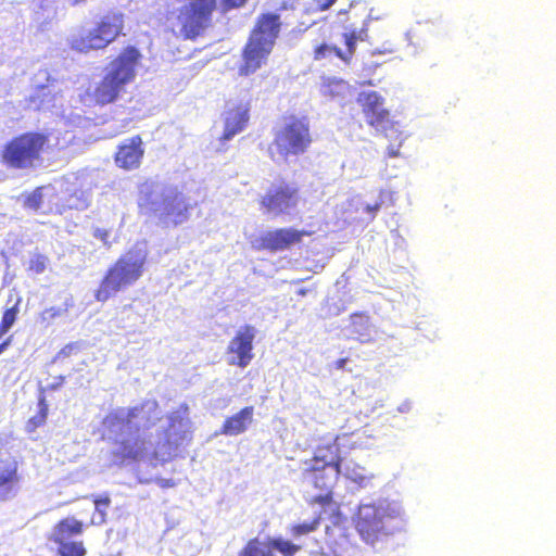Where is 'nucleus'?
I'll list each match as a JSON object with an SVG mask.
<instances>
[{"mask_svg":"<svg viewBox=\"0 0 556 556\" xmlns=\"http://www.w3.org/2000/svg\"><path fill=\"white\" fill-rule=\"evenodd\" d=\"M160 419L157 402L148 400L126 410L118 409L109 413L103 419V425L110 430L127 428L137 433L141 428L153 427Z\"/></svg>","mask_w":556,"mask_h":556,"instance_id":"8","label":"nucleus"},{"mask_svg":"<svg viewBox=\"0 0 556 556\" xmlns=\"http://www.w3.org/2000/svg\"><path fill=\"white\" fill-rule=\"evenodd\" d=\"M9 330H7V328H3L2 326H0V338L2 336H4Z\"/></svg>","mask_w":556,"mask_h":556,"instance_id":"44","label":"nucleus"},{"mask_svg":"<svg viewBox=\"0 0 556 556\" xmlns=\"http://www.w3.org/2000/svg\"><path fill=\"white\" fill-rule=\"evenodd\" d=\"M337 0H315V7L317 11H326L332 4L336 3Z\"/></svg>","mask_w":556,"mask_h":556,"instance_id":"37","label":"nucleus"},{"mask_svg":"<svg viewBox=\"0 0 556 556\" xmlns=\"http://www.w3.org/2000/svg\"><path fill=\"white\" fill-rule=\"evenodd\" d=\"M75 349V344H67L66 346H64L62 350H61V353L64 354V355H70V353L72 352V350Z\"/></svg>","mask_w":556,"mask_h":556,"instance_id":"41","label":"nucleus"},{"mask_svg":"<svg viewBox=\"0 0 556 556\" xmlns=\"http://www.w3.org/2000/svg\"><path fill=\"white\" fill-rule=\"evenodd\" d=\"M42 202L41 188L34 190L26 199V204L33 210H39Z\"/></svg>","mask_w":556,"mask_h":556,"instance_id":"34","label":"nucleus"},{"mask_svg":"<svg viewBox=\"0 0 556 556\" xmlns=\"http://www.w3.org/2000/svg\"><path fill=\"white\" fill-rule=\"evenodd\" d=\"M342 37L346 47L344 51L334 45L320 43L314 49V59L323 60L330 55H334L343 62L350 63L356 51V43L368 39L367 24L365 23L359 28L346 27Z\"/></svg>","mask_w":556,"mask_h":556,"instance_id":"14","label":"nucleus"},{"mask_svg":"<svg viewBox=\"0 0 556 556\" xmlns=\"http://www.w3.org/2000/svg\"><path fill=\"white\" fill-rule=\"evenodd\" d=\"M17 314H18L17 304L13 305L10 308H7L3 312V315H2V318H1V321H0V326H2L3 328H7V330H10L11 327L16 321Z\"/></svg>","mask_w":556,"mask_h":556,"instance_id":"33","label":"nucleus"},{"mask_svg":"<svg viewBox=\"0 0 556 556\" xmlns=\"http://www.w3.org/2000/svg\"><path fill=\"white\" fill-rule=\"evenodd\" d=\"M253 416L254 407L245 406L224 420L220 432L230 437L239 435L253 422Z\"/></svg>","mask_w":556,"mask_h":556,"instance_id":"23","label":"nucleus"},{"mask_svg":"<svg viewBox=\"0 0 556 556\" xmlns=\"http://www.w3.org/2000/svg\"><path fill=\"white\" fill-rule=\"evenodd\" d=\"M325 543L334 556H343L350 546L346 518L339 510L333 514L330 525L326 526Z\"/></svg>","mask_w":556,"mask_h":556,"instance_id":"18","label":"nucleus"},{"mask_svg":"<svg viewBox=\"0 0 556 556\" xmlns=\"http://www.w3.org/2000/svg\"><path fill=\"white\" fill-rule=\"evenodd\" d=\"M115 457L121 460H138L147 453V441L140 435L116 441Z\"/></svg>","mask_w":556,"mask_h":556,"instance_id":"24","label":"nucleus"},{"mask_svg":"<svg viewBox=\"0 0 556 556\" xmlns=\"http://www.w3.org/2000/svg\"><path fill=\"white\" fill-rule=\"evenodd\" d=\"M101 515H102L101 516V521H103L104 520V514L102 513Z\"/></svg>","mask_w":556,"mask_h":556,"instance_id":"47","label":"nucleus"},{"mask_svg":"<svg viewBox=\"0 0 556 556\" xmlns=\"http://www.w3.org/2000/svg\"><path fill=\"white\" fill-rule=\"evenodd\" d=\"M366 123L374 128H384L392 124L391 114L384 108V98L375 90L362 91L356 98Z\"/></svg>","mask_w":556,"mask_h":556,"instance_id":"15","label":"nucleus"},{"mask_svg":"<svg viewBox=\"0 0 556 556\" xmlns=\"http://www.w3.org/2000/svg\"><path fill=\"white\" fill-rule=\"evenodd\" d=\"M348 359L346 358H339L336 361V368L341 369L345 366Z\"/></svg>","mask_w":556,"mask_h":556,"instance_id":"42","label":"nucleus"},{"mask_svg":"<svg viewBox=\"0 0 556 556\" xmlns=\"http://www.w3.org/2000/svg\"><path fill=\"white\" fill-rule=\"evenodd\" d=\"M94 504H96V508H98L100 505L109 506L110 498L108 496L102 497V498H96Z\"/></svg>","mask_w":556,"mask_h":556,"instance_id":"40","label":"nucleus"},{"mask_svg":"<svg viewBox=\"0 0 556 556\" xmlns=\"http://www.w3.org/2000/svg\"><path fill=\"white\" fill-rule=\"evenodd\" d=\"M251 105L249 101L228 106L224 113V131L219 140L225 142L243 131L250 121Z\"/></svg>","mask_w":556,"mask_h":556,"instance_id":"19","label":"nucleus"},{"mask_svg":"<svg viewBox=\"0 0 556 556\" xmlns=\"http://www.w3.org/2000/svg\"><path fill=\"white\" fill-rule=\"evenodd\" d=\"M355 527L364 541H376L383 528L379 510L370 505L362 506L357 513Z\"/></svg>","mask_w":556,"mask_h":556,"instance_id":"21","label":"nucleus"},{"mask_svg":"<svg viewBox=\"0 0 556 556\" xmlns=\"http://www.w3.org/2000/svg\"><path fill=\"white\" fill-rule=\"evenodd\" d=\"M148 255V249L141 242L122 254L102 277L94 291L96 301L105 303L123 289L136 283L146 270Z\"/></svg>","mask_w":556,"mask_h":556,"instance_id":"3","label":"nucleus"},{"mask_svg":"<svg viewBox=\"0 0 556 556\" xmlns=\"http://www.w3.org/2000/svg\"><path fill=\"white\" fill-rule=\"evenodd\" d=\"M313 138L309 122L305 116L289 115L282 118L281 126L275 130L270 146V157L285 162L290 156L304 154L311 147Z\"/></svg>","mask_w":556,"mask_h":556,"instance_id":"6","label":"nucleus"},{"mask_svg":"<svg viewBox=\"0 0 556 556\" xmlns=\"http://www.w3.org/2000/svg\"><path fill=\"white\" fill-rule=\"evenodd\" d=\"M381 205H382V201H379L374 204H367L364 210H365V212L369 213L374 217L376 215V213L381 208Z\"/></svg>","mask_w":556,"mask_h":556,"instance_id":"38","label":"nucleus"},{"mask_svg":"<svg viewBox=\"0 0 556 556\" xmlns=\"http://www.w3.org/2000/svg\"><path fill=\"white\" fill-rule=\"evenodd\" d=\"M256 329L252 325L241 326L227 345L228 364L245 368L254 358Z\"/></svg>","mask_w":556,"mask_h":556,"instance_id":"13","label":"nucleus"},{"mask_svg":"<svg viewBox=\"0 0 556 556\" xmlns=\"http://www.w3.org/2000/svg\"><path fill=\"white\" fill-rule=\"evenodd\" d=\"M187 420L181 415L174 413L168 416V426L164 430L163 442L157 443L155 457L163 456V460H169L174 457L176 450L186 439L185 427Z\"/></svg>","mask_w":556,"mask_h":556,"instance_id":"16","label":"nucleus"},{"mask_svg":"<svg viewBox=\"0 0 556 556\" xmlns=\"http://www.w3.org/2000/svg\"><path fill=\"white\" fill-rule=\"evenodd\" d=\"M269 544L273 552L278 551L282 556H294L301 549L300 545L280 536H269Z\"/></svg>","mask_w":556,"mask_h":556,"instance_id":"30","label":"nucleus"},{"mask_svg":"<svg viewBox=\"0 0 556 556\" xmlns=\"http://www.w3.org/2000/svg\"><path fill=\"white\" fill-rule=\"evenodd\" d=\"M217 0H187L180 10V31L184 38L194 39L210 26Z\"/></svg>","mask_w":556,"mask_h":556,"instance_id":"10","label":"nucleus"},{"mask_svg":"<svg viewBox=\"0 0 556 556\" xmlns=\"http://www.w3.org/2000/svg\"><path fill=\"white\" fill-rule=\"evenodd\" d=\"M142 54L135 46H126L109 63L106 72L92 91L94 104L104 106L116 102L126 87L137 76V68L141 63Z\"/></svg>","mask_w":556,"mask_h":556,"instance_id":"2","label":"nucleus"},{"mask_svg":"<svg viewBox=\"0 0 556 556\" xmlns=\"http://www.w3.org/2000/svg\"><path fill=\"white\" fill-rule=\"evenodd\" d=\"M238 556H275L270 548L269 536L265 541L258 538L250 539L239 551Z\"/></svg>","mask_w":556,"mask_h":556,"instance_id":"26","label":"nucleus"},{"mask_svg":"<svg viewBox=\"0 0 556 556\" xmlns=\"http://www.w3.org/2000/svg\"><path fill=\"white\" fill-rule=\"evenodd\" d=\"M48 265V256L40 253H35L28 261L27 271L33 275H40L47 269Z\"/></svg>","mask_w":556,"mask_h":556,"instance_id":"31","label":"nucleus"},{"mask_svg":"<svg viewBox=\"0 0 556 556\" xmlns=\"http://www.w3.org/2000/svg\"><path fill=\"white\" fill-rule=\"evenodd\" d=\"M351 331L357 340L365 342L370 339V318L363 312L353 313L350 316Z\"/></svg>","mask_w":556,"mask_h":556,"instance_id":"25","label":"nucleus"},{"mask_svg":"<svg viewBox=\"0 0 556 556\" xmlns=\"http://www.w3.org/2000/svg\"><path fill=\"white\" fill-rule=\"evenodd\" d=\"M125 14L110 10L103 14L91 29L81 30L70 39V48L80 54L106 49L121 36H124Z\"/></svg>","mask_w":556,"mask_h":556,"instance_id":"5","label":"nucleus"},{"mask_svg":"<svg viewBox=\"0 0 556 556\" xmlns=\"http://www.w3.org/2000/svg\"><path fill=\"white\" fill-rule=\"evenodd\" d=\"M93 237L101 240L105 245L110 247V231L104 228H97L93 231Z\"/></svg>","mask_w":556,"mask_h":556,"instance_id":"36","label":"nucleus"},{"mask_svg":"<svg viewBox=\"0 0 556 556\" xmlns=\"http://www.w3.org/2000/svg\"><path fill=\"white\" fill-rule=\"evenodd\" d=\"M300 200L299 188L286 180L271 185L258 199V206L263 214L279 216L294 208Z\"/></svg>","mask_w":556,"mask_h":556,"instance_id":"11","label":"nucleus"},{"mask_svg":"<svg viewBox=\"0 0 556 556\" xmlns=\"http://www.w3.org/2000/svg\"><path fill=\"white\" fill-rule=\"evenodd\" d=\"M311 235L312 232L309 231L298 230L291 227L269 230L258 238V249L269 252L283 251L301 243L305 236Z\"/></svg>","mask_w":556,"mask_h":556,"instance_id":"17","label":"nucleus"},{"mask_svg":"<svg viewBox=\"0 0 556 556\" xmlns=\"http://www.w3.org/2000/svg\"><path fill=\"white\" fill-rule=\"evenodd\" d=\"M21 476L18 473V462L15 457L0 458V501L5 502L13 498L18 490Z\"/></svg>","mask_w":556,"mask_h":556,"instance_id":"22","label":"nucleus"},{"mask_svg":"<svg viewBox=\"0 0 556 556\" xmlns=\"http://www.w3.org/2000/svg\"><path fill=\"white\" fill-rule=\"evenodd\" d=\"M191 208L182 192L169 190L162 194L157 217L165 227H177L189 220Z\"/></svg>","mask_w":556,"mask_h":556,"instance_id":"12","label":"nucleus"},{"mask_svg":"<svg viewBox=\"0 0 556 556\" xmlns=\"http://www.w3.org/2000/svg\"><path fill=\"white\" fill-rule=\"evenodd\" d=\"M86 200L83 198V192L77 194V192H73L70 194L67 199V204L62 205L58 208L59 213H63L65 210H79L86 207Z\"/></svg>","mask_w":556,"mask_h":556,"instance_id":"32","label":"nucleus"},{"mask_svg":"<svg viewBox=\"0 0 556 556\" xmlns=\"http://www.w3.org/2000/svg\"><path fill=\"white\" fill-rule=\"evenodd\" d=\"M367 443L365 431L325 435L314 447L312 456L301 462L299 479L301 483L315 492L311 505L327 507L334 504V488L343 472L346 479L362 484L367 480L365 467L343 464L341 447L362 448Z\"/></svg>","mask_w":556,"mask_h":556,"instance_id":"1","label":"nucleus"},{"mask_svg":"<svg viewBox=\"0 0 556 556\" xmlns=\"http://www.w3.org/2000/svg\"><path fill=\"white\" fill-rule=\"evenodd\" d=\"M12 338L9 337L0 343V355L11 345Z\"/></svg>","mask_w":556,"mask_h":556,"instance_id":"39","label":"nucleus"},{"mask_svg":"<svg viewBox=\"0 0 556 556\" xmlns=\"http://www.w3.org/2000/svg\"><path fill=\"white\" fill-rule=\"evenodd\" d=\"M143 154L142 139L139 135H136L117 147L114 161L119 168L131 170L140 166Z\"/></svg>","mask_w":556,"mask_h":556,"instance_id":"20","label":"nucleus"},{"mask_svg":"<svg viewBox=\"0 0 556 556\" xmlns=\"http://www.w3.org/2000/svg\"><path fill=\"white\" fill-rule=\"evenodd\" d=\"M321 523V514L318 513L313 519L309 521L294 523L289 527V533L292 538L299 539L304 535H308L309 533L315 532Z\"/></svg>","mask_w":556,"mask_h":556,"instance_id":"28","label":"nucleus"},{"mask_svg":"<svg viewBox=\"0 0 556 556\" xmlns=\"http://www.w3.org/2000/svg\"><path fill=\"white\" fill-rule=\"evenodd\" d=\"M86 525L74 516L60 519L52 528L48 540L58 546L60 556H86L83 541H71L84 533Z\"/></svg>","mask_w":556,"mask_h":556,"instance_id":"9","label":"nucleus"},{"mask_svg":"<svg viewBox=\"0 0 556 556\" xmlns=\"http://www.w3.org/2000/svg\"><path fill=\"white\" fill-rule=\"evenodd\" d=\"M9 330H7V328H3L2 326H0V338L2 336H4Z\"/></svg>","mask_w":556,"mask_h":556,"instance_id":"45","label":"nucleus"},{"mask_svg":"<svg viewBox=\"0 0 556 556\" xmlns=\"http://www.w3.org/2000/svg\"><path fill=\"white\" fill-rule=\"evenodd\" d=\"M49 405L45 396L39 397L38 400V412L35 416L30 417L26 422V431L31 433L35 432L38 428L42 427L48 418Z\"/></svg>","mask_w":556,"mask_h":556,"instance_id":"27","label":"nucleus"},{"mask_svg":"<svg viewBox=\"0 0 556 556\" xmlns=\"http://www.w3.org/2000/svg\"><path fill=\"white\" fill-rule=\"evenodd\" d=\"M306 292H307V291H306V289H300V290H298V294H299V295H302V296H303V295H305V294H306Z\"/></svg>","mask_w":556,"mask_h":556,"instance_id":"46","label":"nucleus"},{"mask_svg":"<svg viewBox=\"0 0 556 556\" xmlns=\"http://www.w3.org/2000/svg\"><path fill=\"white\" fill-rule=\"evenodd\" d=\"M48 142V135L40 131L18 134L3 144L1 162L10 169L34 168L40 163Z\"/></svg>","mask_w":556,"mask_h":556,"instance_id":"7","label":"nucleus"},{"mask_svg":"<svg viewBox=\"0 0 556 556\" xmlns=\"http://www.w3.org/2000/svg\"><path fill=\"white\" fill-rule=\"evenodd\" d=\"M247 0H220V8L223 12H228L232 9H238L244 5Z\"/></svg>","mask_w":556,"mask_h":556,"instance_id":"35","label":"nucleus"},{"mask_svg":"<svg viewBox=\"0 0 556 556\" xmlns=\"http://www.w3.org/2000/svg\"><path fill=\"white\" fill-rule=\"evenodd\" d=\"M73 306V299L68 298L62 307L51 306L39 314V320L45 326H49L53 320L64 316L68 309Z\"/></svg>","mask_w":556,"mask_h":556,"instance_id":"29","label":"nucleus"},{"mask_svg":"<svg viewBox=\"0 0 556 556\" xmlns=\"http://www.w3.org/2000/svg\"><path fill=\"white\" fill-rule=\"evenodd\" d=\"M87 0H67V2L71 4V5H79V4H83L85 3Z\"/></svg>","mask_w":556,"mask_h":556,"instance_id":"43","label":"nucleus"},{"mask_svg":"<svg viewBox=\"0 0 556 556\" xmlns=\"http://www.w3.org/2000/svg\"><path fill=\"white\" fill-rule=\"evenodd\" d=\"M280 29L281 22L278 14L268 12L257 16L242 49L240 75L253 74L266 63L279 37Z\"/></svg>","mask_w":556,"mask_h":556,"instance_id":"4","label":"nucleus"}]
</instances>
